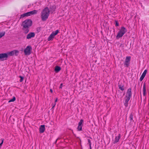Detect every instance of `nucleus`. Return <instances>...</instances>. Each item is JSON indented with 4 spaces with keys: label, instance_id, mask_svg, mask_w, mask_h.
<instances>
[{
    "label": "nucleus",
    "instance_id": "obj_21",
    "mask_svg": "<svg viewBox=\"0 0 149 149\" xmlns=\"http://www.w3.org/2000/svg\"><path fill=\"white\" fill-rule=\"evenodd\" d=\"M5 33V31H2L0 32V38L3 36Z\"/></svg>",
    "mask_w": 149,
    "mask_h": 149
},
{
    "label": "nucleus",
    "instance_id": "obj_27",
    "mask_svg": "<svg viewBox=\"0 0 149 149\" xmlns=\"http://www.w3.org/2000/svg\"><path fill=\"white\" fill-rule=\"evenodd\" d=\"M19 77L20 78V79L19 80V81L21 82H22L24 78L22 76H20Z\"/></svg>",
    "mask_w": 149,
    "mask_h": 149
},
{
    "label": "nucleus",
    "instance_id": "obj_8",
    "mask_svg": "<svg viewBox=\"0 0 149 149\" xmlns=\"http://www.w3.org/2000/svg\"><path fill=\"white\" fill-rule=\"evenodd\" d=\"M35 34L33 32H31L29 33L26 36V38L27 39H30L31 38L34 37L35 36Z\"/></svg>",
    "mask_w": 149,
    "mask_h": 149
},
{
    "label": "nucleus",
    "instance_id": "obj_4",
    "mask_svg": "<svg viewBox=\"0 0 149 149\" xmlns=\"http://www.w3.org/2000/svg\"><path fill=\"white\" fill-rule=\"evenodd\" d=\"M32 50V48L30 45L27 46L24 51L25 55L28 56L30 55L31 53Z\"/></svg>",
    "mask_w": 149,
    "mask_h": 149
},
{
    "label": "nucleus",
    "instance_id": "obj_32",
    "mask_svg": "<svg viewBox=\"0 0 149 149\" xmlns=\"http://www.w3.org/2000/svg\"><path fill=\"white\" fill-rule=\"evenodd\" d=\"M62 86H63V84L62 83L61 84H60V86L59 87V88H62Z\"/></svg>",
    "mask_w": 149,
    "mask_h": 149
},
{
    "label": "nucleus",
    "instance_id": "obj_3",
    "mask_svg": "<svg viewBox=\"0 0 149 149\" xmlns=\"http://www.w3.org/2000/svg\"><path fill=\"white\" fill-rule=\"evenodd\" d=\"M127 31V29L124 27H121L120 31L118 32L116 36V38H119L122 37Z\"/></svg>",
    "mask_w": 149,
    "mask_h": 149
},
{
    "label": "nucleus",
    "instance_id": "obj_11",
    "mask_svg": "<svg viewBox=\"0 0 149 149\" xmlns=\"http://www.w3.org/2000/svg\"><path fill=\"white\" fill-rule=\"evenodd\" d=\"M38 11L36 10H34L33 11L28 12L29 16L37 14Z\"/></svg>",
    "mask_w": 149,
    "mask_h": 149
},
{
    "label": "nucleus",
    "instance_id": "obj_31",
    "mask_svg": "<svg viewBox=\"0 0 149 149\" xmlns=\"http://www.w3.org/2000/svg\"><path fill=\"white\" fill-rule=\"evenodd\" d=\"M115 26H119V24L118 23V22L117 20L115 21Z\"/></svg>",
    "mask_w": 149,
    "mask_h": 149
},
{
    "label": "nucleus",
    "instance_id": "obj_22",
    "mask_svg": "<svg viewBox=\"0 0 149 149\" xmlns=\"http://www.w3.org/2000/svg\"><path fill=\"white\" fill-rule=\"evenodd\" d=\"M82 126L78 125L77 127V130L79 131H80L82 130Z\"/></svg>",
    "mask_w": 149,
    "mask_h": 149
},
{
    "label": "nucleus",
    "instance_id": "obj_19",
    "mask_svg": "<svg viewBox=\"0 0 149 149\" xmlns=\"http://www.w3.org/2000/svg\"><path fill=\"white\" fill-rule=\"evenodd\" d=\"M87 140H88V144L89 145L90 149H92L91 146V141L89 139H87Z\"/></svg>",
    "mask_w": 149,
    "mask_h": 149
},
{
    "label": "nucleus",
    "instance_id": "obj_33",
    "mask_svg": "<svg viewBox=\"0 0 149 149\" xmlns=\"http://www.w3.org/2000/svg\"><path fill=\"white\" fill-rule=\"evenodd\" d=\"M57 100H58V98H56L55 100V103L57 102Z\"/></svg>",
    "mask_w": 149,
    "mask_h": 149
},
{
    "label": "nucleus",
    "instance_id": "obj_5",
    "mask_svg": "<svg viewBox=\"0 0 149 149\" xmlns=\"http://www.w3.org/2000/svg\"><path fill=\"white\" fill-rule=\"evenodd\" d=\"M58 32L59 31L58 30L53 31L49 37L48 38V41H50L53 40L54 36L57 34Z\"/></svg>",
    "mask_w": 149,
    "mask_h": 149
},
{
    "label": "nucleus",
    "instance_id": "obj_26",
    "mask_svg": "<svg viewBox=\"0 0 149 149\" xmlns=\"http://www.w3.org/2000/svg\"><path fill=\"white\" fill-rule=\"evenodd\" d=\"M147 72V70H145L143 72V73L142 74V75L144 76L145 77L146 74V72Z\"/></svg>",
    "mask_w": 149,
    "mask_h": 149
},
{
    "label": "nucleus",
    "instance_id": "obj_1",
    "mask_svg": "<svg viewBox=\"0 0 149 149\" xmlns=\"http://www.w3.org/2000/svg\"><path fill=\"white\" fill-rule=\"evenodd\" d=\"M32 21L30 19L25 20L22 22L21 24L22 30L25 34L27 33L29 31V28L31 26Z\"/></svg>",
    "mask_w": 149,
    "mask_h": 149
},
{
    "label": "nucleus",
    "instance_id": "obj_17",
    "mask_svg": "<svg viewBox=\"0 0 149 149\" xmlns=\"http://www.w3.org/2000/svg\"><path fill=\"white\" fill-rule=\"evenodd\" d=\"M118 86L119 88L121 90L123 91L124 90L125 88L123 85L118 84Z\"/></svg>",
    "mask_w": 149,
    "mask_h": 149
},
{
    "label": "nucleus",
    "instance_id": "obj_34",
    "mask_svg": "<svg viewBox=\"0 0 149 149\" xmlns=\"http://www.w3.org/2000/svg\"><path fill=\"white\" fill-rule=\"evenodd\" d=\"M56 104L55 103V104H54V105H53V106L52 108H54Z\"/></svg>",
    "mask_w": 149,
    "mask_h": 149
},
{
    "label": "nucleus",
    "instance_id": "obj_13",
    "mask_svg": "<svg viewBox=\"0 0 149 149\" xmlns=\"http://www.w3.org/2000/svg\"><path fill=\"white\" fill-rule=\"evenodd\" d=\"M130 98L126 97L125 99V102H124V105L126 107H127L128 106V102L130 100Z\"/></svg>",
    "mask_w": 149,
    "mask_h": 149
},
{
    "label": "nucleus",
    "instance_id": "obj_24",
    "mask_svg": "<svg viewBox=\"0 0 149 149\" xmlns=\"http://www.w3.org/2000/svg\"><path fill=\"white\" fill-rule=\"evenodd\" d=\"M83 120L81 119L80 120L79 122L78 123V125L82 126V123L83 122Z\"/></svg>",
    "mask_w": 149,
    "mask_h": 149
},
{
    "label": "nucleus",
    "instance_id": "obj_9",
    "mask_svg": "<svg viewBox=\"0 0 149 149\" xmlns=\"http://www.w3.org/2000/svg\"><path fill=\"white\" fill-rule=\"evenodd\" d=\"M8 57V54L7 53H1L0 54V60L3 61L4 58H5L6 59Z\"/></svg>",
    "mask_w": 149,
    "mask_h": 149
},
{
    "label": "nucleus",
    "instance_id": "obj_28",
    "mask_svg": "<svg viewBox=\"0 0 149 149\" xmlns=\"http://www.w3.org/2000/svg\"><path fill=\"white\" fill-rule=\"evenodd\" d=\"M1 142L0 143V148H1V146L3 143L4 139H1Z\"/></svg>",
    "mask_w": 149,
    "mask_h": 149
},
{
    "label": "nucleus",
    "instance_id": "obj_35",
    "mask_svg": "<svg viewBox=\"0 0 149 149\" xmlns=\"http://www.w3.org/2000/svg\"><path fill=\"white\" fill-rule=\"evenodd\" d=\"M50 91L52 93V92H53V91L52 90V89H50Z\"/></svg>",
    "mask_w": 149,
    "mask_h": 149
},
{
    "label": "nucleus",
    "instance_id": "obj_30",
    "mask_svg": "<svg viewBox=\"0 0 149 149\" xmlns=\"http://www.w3.org/2000/svg\"><path fill=\"white\" fill-rule=\"evenodd\" d=\"M145 77L144 76H143L142 75H141V77H140V80L141 81L143 79H144V78Z\"/></svg>",
    "mask_w": 149,
    "mask_h": 149
},
{
    "label": "nucleus",
    "instance_id": "obj_16",
    "mask_svg": "<svg viewBox=\"0 0 149 149\" xmlns=\"http://www.w3.org/2000/svg\"><path fill=\"white\" fill-rule=\"evenodd\" d=\"M29 16V14H28V13L27 12L26 13H24L22 15H21L20 16V18H23V17H28Z\"/></svg>",
    "mask_w": 149,
    "mask_h": 149
},
{
    "label": "nucleus",
    "instance_id": "obj_29",
    "mask_svg": "<svg viewBox=\"0 0 149 149\" xmlns=\"http://www.w3.org/2000/svg\"><path fill=\"white\" fill-rule=\"evenodd\" d=\"M145 77L144 76H143L142 75H141V77H140V80L141 81L143 79H144V78Z\"/></svg>",
    "mask_w": 149,
    "mask_h": 149
},
{
    "label": "nucleus",
    "instance_id": "obj_36",
    "mask_svg": "<svg viewBox=\"0 0 149 149\" xmlns=\"http://www.w3.org/2000/svg\"><path fill=\"white\" fill-rule=\"evenodd\" d=\"M141 99H142V97H141Z\"/></svg>",
    "mask_w": 149,
    "mask_h": 149
},
{
    "label": "nucleus",
    "instance_id": "obj_37",
    "mask_svg": "<svg viewBox=\"0 0 149 149\" xmlns=\"http://www.w3.org/2000/svg\"><path fill=\"white\" fill-rule=\"evenodd\" d=\"M89 138H90V139H92V138L91 137H89Z\"/></svg>",
    "mask_w": 149,
    "mask_h": 149
},
{
    "label": "nucleus",
    "instance_id": "obj_15",
    "mask_svg": "<svg viewBox=\"0 0 149 149\" xmlns=\"http://www.w3.org/2000/svg\"><path fill=\"white\" fill-rule=\"evenodd\" d=\"M61 70V68L58 66H56L55 67V71L56 72H59Z\"/></svg>",
    "mask_w": 149,
    "mask_h": 149
},
{
    "label": "nucleus",
    "instance_id": "obj_18",
    "mask_svg": "<svg viewBox=\"0 0 149 149\" xmlns=\"http://www.w3.org/2000/svg\"><path fill=\"white\" fill-rule=\"evenodd\" d=\"M131 57L130 56H127L125 58V61L126 62H129L130 61Z\"/></svg>",
    "mask_w": 149,
    "mask_h": 149
},
{
    "label": "nucleus",
    "instance_id": "obj_14",
    "mask_svg": "<svg viewBox=\"0 0 149 149\" xmlns=\"http://www.w3.org/2000/svg\"><path fill=\"white\" fill-rule=\"evenodd\" d=\"M120 138V134H118L117 136H116L115 139V140L114 141V143H116L118 142Z\"/></svg>",
    "mask_w": 149,
    "mask_h": 149
},
{
    "label": "nucleus",
    "instance_id": "obj_12",
    "mask_svg": "<svg viewBox=\"0 0 149 149\" xmlns=\"http://www.w3.org/2000/svg\"><path fill=\"white\" fill-rule=\"evenodd\" d=\"M45 130V125H41L39 128L40 132V133H42L44 132Z\"/></svg>",
    "mask_w": 149,
    "mask_h": 149
},
{
    "label": "nucleus",
    "instance_id": "obj_23",
    "mask_svg": "<svg viewBox=\"0 0 149 149\" xmlns=\"http://www.w3.org/2000/svg\"><path fill=\"white\" fill-rule=\"evenodd\" d=\"M130 65L129 62H126V61H125L124 63V65L127 67H128Z\"/></svg>",
    "mask_w": 149,
    "mask_h": 149
},
{
    "label": "nucleus",
    "instance_id": "obj_20",
    "mask_svg": "<svg viewBox=\"0 0 149 149\" xmlns=\"http://www.w3.org/2000/svg\"><path fill=\"white\" fill-rule=\"evenodd\" d=\"M133 115L132 114V113H131L130 114L129 117L130 120L131 121H132L133 120Z\"/></svg>",
    "mask_w": 149,
    "mask_h": 149
},
{
    "label": "nucleus",
    "instance_id": "obj_7",
    "mask_svg": "<svg viewBox=\"0 0 149 149\" xmlns=\"http://www.w3.org/2000/svg\"><path fill=\"white\" fill-rule=\"evenodd\" d=\"M19 53V51L17 50H13L10 52H8L7 53V54H8V56H12L14 55L16 56H17Z\"/></svg>",
    "mask_w": 149,
    "mask_h": 149
},
{
    "label": "nucleus",
    "instance_id": "obj_6",
    "mask_svg": "<svg viewBox=\"0 0 149 149\" xmlns=\"http://www.w3.org/2000/svg\"><path fill=\"white\" fill-rule=\"evenodd\" d=\"M143 100L146 101L147 97V91L146 89V85L145 83L144 84L143 87Z\"/></svg>",
    "mask_w": 149,
    "mask_h": 149
},
{
    "label": "nucleus",
    "instance_id": "obj_2",
    "mask_svg": "<svg viewBox=\"0 0 149 149\" xmlns=\"http://www.w3.org/2000/svg\"><path fill=\"white\" fill-rule=\"evenodd\" d=\"M50 13V11L48 7H46L41 12V18L43 21H45L48 19Z\"/></svg>",
    "mask_w": 149,
    "mask_h": 149
},
{
    "label": "nucleus",
    "instance_id": "obj_25",
    "mask_svg": "<svg viewBox=\"0 0 149 149\" xmlns=\"http://www.w3.org/2000/svg\"><path fill=\"white\" fill-rule=\"evenodd\" d=\"M16 100V98L15 97H14L12 99H10L9 101H8L9 102H13L15 101Z\"/></svg>",
    "mask_w": 149,
    "mask_h": 149
},
{
    "label": "nucleus",
    "instance_id": "obj_10",
    "mask_svg": "<svg viewBox=\"0 0 149 149\" xmlns=\"http://www.w3.org/2000/svg\"><path fill=\"white\" fill-rule=\"evenodd\" d=\"M131 95V88H129L127 90L125 97L130 98Z\"/></svg>",
    "mask_w": 149,
    "mask_h": 149
}]
</instances>
